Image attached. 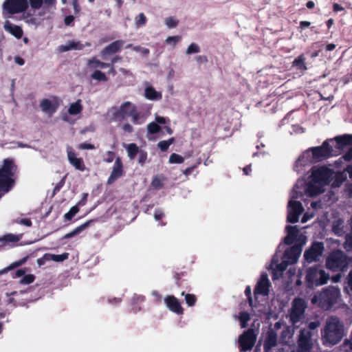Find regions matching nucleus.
<instances>
[{"label": "nucleus", "instance_id": "052dcab7", "mask_svg": "<svg viewBox=\"0 0 352 352\" xmlns=\"http://www.w3.org/2000/svg\"><path fill=\"white\" fill-rule=\"evenodd\" d=\"M147 159V153L145 151L141 150L139 153L138 162L140 164L143 165Z\"/></svg>", "mask_w": 352, "mask_h": 352}, {"label": "nucleus", "instance_id": "2eb2a0df", "mask_svg": "<svg viewBox=\"0 0 352 352\" xmlns=\"http://www.w3.org/2000/svg\"><path fill=\"white\" fill-rule=\"evenodd\" d=\"M125 41L122 39L116 40L105 46L100 53L102 59H107L108 56L117 54L122 49Z\"/></svg>", "mask_w": 352, "mask_h": 352}, {"label": "nucleus", "instance_id": "393cba45", "mask_svg": "<svg viewBox=\"0 0 352 352\" xmlns=\"http://www.w3.org/2000/svg\"><path fill=\"white\" fill-rule=\"evenodd\" d=\"M67 158L69 163L80 171H85L86 169L83 160L81 157H77L76 153L73 151H67Z\"/></svg>", "mask_w": 352, "mask_h": 352}, {"label": "nucleus", "instance_id": "338daca9", "mask_svg": "<svg viewBox=\"0 0 352 352\" xmlns=\"http://www.w3.org/2000/svg\"><path fill=\"white\" fill-rule=\"evenodd\" d=\"M289 263L286 260L283 261L280 263L276 265V269L282 273L287 269Z\"/></svg>", "mask_w": 352, "mask_h": 352}, {"label": "nucleus", "instance_id": "f3484780", "mask_svg": "<svg viewBox=\"0 0 352 352\" xmlns=\"http://www.w3.org/2000/svg\"><path fill=\"white\" fill-rule=\"evenodd\" d=\"M124 173L123 168V163L120 157L116 158L112 171L107 179V184H111L118 179L121 177Z\"/></svg>", "mask_w": 352, "mask_h": 352}, {"label": "nucleus", "instance_id": "69168bd1", "mask_svg": "<svg viewBox=\"0 0 352 352\" xmlns=\"http://www.w3.org/2000/svg\"><path fill=\"white\" fill-rule=\"evenodd\" d=\"M298 186L297 184H296L294 188H293V190H292V198L293 199H298L299 197H300L301 196H302V193L300 192H298Z\"/></svg>", "mask_w": 352, "mask_h": 352}, {"label": "nucleus", "instance_id": "1a4fd4ad", "mask_svg": "<svg viewBox=\"0 0 352 352\" xmlns=\"http://www.w3.org/2000/svg\"><path fill=\"white\" fill-rule=\"evenodd\" d=\"M256 340V336L254 329H248L247 331H244L239 338V344L241 351L243 352L250 351L253 348Z\"/></svg>", "mask_w": 352, "mask_h": 352}, {"label": "nucleus", "instance_id": "4be33fe9", "mask_svg": "<svg viewBox=\"0 0 352 352\" xmlns=\"http://www.w3.org/2000/svg\"><path fill=\"white\" fill-rule=\"evenodd\" d=\"M301 253V248L298 245H293L287 248L284 254L283 258L289 263V264L295 263L300 256Z\"/></svg>", "mask_w": 352, "mask_h": 352}, {"label": "nucleus", "instance_id": "a19ab883", "mask_svg": "<svg viewBox=\"0 0 352 352\" xmlns=\"http://www.w3.org/2000/svg\"><path fill=\"white\" fill-rule=\"evenodd\" d=\"M323 336L324 339V342L330 343V318H327L326 319Z\"/></svg>", "mask_w": 352, "mask_h": 352}, {"label": "nucleus", "instance_id": "a878e982", "mask_svg": "<svg viewBox=\"0 0 352 352\" xmlns=\"http://www.w3.org/2000/svg\"><path fill=\"white\" fill-rule=\"evenodd\" d=\"M4 29L18 39L23 36V32L22 28L19 25L12 24L10 21H6Z\"/></svg>", "mask_w": 352, "mask_h": 352}, {"label": "nucleus", "instance_id": "473e14b6", "mask_svg": "<svg viewBox=\"0 0 352 352\" xmlns=\"http://www.w3.org/2000/svg\"><path fill=\"white\" fill-rule=\"evenodd\" d=\"M89 223L90 221H87L85 223L78 226L73 231L64 235L62 239H67L75 236L78 234L80 233L82 230H84L89 225Z\"/></svg>", "mask_w": 352, "mask_h": 352}, {"label": "nucleus", "instance_id": "6e6552de", "mask_svg": "<svg viewBox=\"0 0 352 352\" xmlns=\"http://www.w3.org/2000/svg\"><path fill=\"white\" fill-rule=\"evenodd\" d=\"M324 249L323 243L318 241L313 242L311 245L304 253L305 260L309 263L319 261Z\"/></svg>", "mask_w": 352, "mask_h": 352}, {"label": "nucleus", "instance_id": "f03ea898", "mask_svg": "<svg viewBox=\"0 0 352 352\" xmlns=\"http://www.w3.org/2000/svg\"><path fill=\"white\" fill-rule=\"evenodd\" d=\"M17 166L11 158L3 160L0 167V192H8L14 185Z\"/></svg>", "mask_w": 352, "mask_h": 352}, {"label": "nucleus", "instance_id": "680f3d73", "mask_svg": "<svg viewBox=\"0 0 352 352\" xmlns=\"http://www.w3.org/2000/svg\"><path fill=\"white\" fill-rule=\"evenodd\" d=\"M180 39H181L180 36H168L166 39V42L167 43L173 44V45H175L180 41Z\"/></svg>", "mask_w": 352, "mask_h": 352}, {"label": "nucleus", "instance_id": "7ed1b4c3", "mask_svg": "<svg viewBox=\"0 0 352 352\" xmlns=\"http://www.w3.org/2000/svg\"><path fill=\"white\" fill-rule=\"evenodd\" d=\"M329 278V274H327L320 265L309 267L307 270L305 282L309 288L314 286H320L327 283Z\"/></svg>", "mask_w": 352, "mask_h": 352}, {"label": "nucleus", "instance_id": "c756f323", "mask_svg": "<svg viewBox=\"0 0 352 352\" xmlns=\"http://www.w3.org/2000/svg\"><path fill=\"white\" fill-rule=\"evenodd\" d=\"M146 300L144 296L135 294L131 299V305L133 307V309L136 312L140 311L141 307L140 306V304L143 303Z\"/></svg>", "mask_w": 352, "mask_h": 352}, {"label": "nucleus", "instance_id": "f704fd0d", "mask_svg": "<svg viewBox=\"0 0 352 352\" xmlns=\"http://www.w3.org/2000/svg\"><path fill=\"white\" fill-rule=\"evenodd\" d=\"M91 79L96 80L98 82H107L109 80L105 73L99 69L94 70L91 75Z\"/></svg>", "mask_w": 352, "mask_h": 352}, {"label": "nucleus", "instance_id": "7c9ffc66", "mask_svg": "<svg viewBox=\"0 0 352 352\" xmlns=\"http://www.w3.org/2000/svg\"><path fill=\"white\" fill-rule=\"evenodd\" d=\"M346 171H345V168L342 172H338L335 175V179L331 184V188L333 187L340 186L344 182H345L347 179Z\"/></svg>", "mask_w": 352, "mask_h": 352}, {"label": "nucleus", "instance_id": "603ef678", "mask_svg": "<svg viewBox=\"0 0 352 352\" xmlns=\"http://www.w3.org/2000/svg\"><path fill=\"white\" fill-rule=\"evenodd\" d=\"M201 160L199 159L195 164H194L192 166L188 167L183 171L184 175H185L186 176L190 175L193 172V170L201 164Z\"/></svg>", "mask_w": 352, "mask_h": 352}, {"label": "nucleus", "instance_id": "c9c22d12", "mask_svg": "<svg viewBox=\"0 0 352 352\" xmlns=\"http://www.w3.org/2000/svg\"><path fill=\"white\" fill-rule=\"evenodd\" d=\"M128 156L131 160L135 158L138 153H140L139 147L135 143H131L128 145L127 148Z\"/></svg>", "mask_w": 352, "mask_h": 352}, {"label": "nucleus", "instance_id": "39448f33", "mask_svg": "<svg viewBox=\"0 0 352 352\" xmlns=\"http://www.w3.org/2000/svg\"><path fill=\"white\" fill-rule=\"evenodd\" d=\"M3 11L11 16L25 12L28 8V0H6L3 3Z\"/></svg>", "mask_w": 352, "mask_h": 352}, {"label": "nucleus", "instance_id": "2f4dec72", "mask_svg": "<svg viewBox=\"0 0 352 352\" xmlns=\"http://www.w3.org/2000/svg\"><path fill=\"white\" fill-rule=\"evenodd\" d=\"M343 223L344 221L340 219L334 221L331 227V232L338 236L343 235L344 234Z\"/></svg>", "mask_w": 352, "mask_h": 352}, {"label": "nucleus", "instance_id": "13d9d810", "mask_svg": "<svg viewBox=\"0 0 352 352\" xmlns=\"http://www.w3.org/2000/svg\"><path fill=\"white\" fill-rule=\"evenodd\" d=\"M65 177H66V175L64 176L58 184H56V185L55 186V187L54 188V190H53L54 195H56V193H58L60 191V190L61 189V188L64 186V184L65 183Z\"/></svg>", "mask_w": 352, "mask_h": 352}, {"label": "nucleus", "instance_id": "0e129e2a", "mask_svg": "<svg viewBox=\"0 0 352 352\" xmlns=\"http://www.w3.org/2000/svg\"><path fill=\"white\" fill-rule=\"evenodd\" d=\"M49 253H45L42 257L37 259V264L38 266H42L45 264L46 262L50 261Z\"/></svg>", "mask_w": 352, "mask_h": 352}, {"label": "nucleus", "instance_id": "6ab92c4d", "mask_svg": "<svg viewBox=\"0 0 352 352\" xmlns=\"http://www.w3.org/2000/svg\"><path fill=\"white\" fill-rule=\"evenodd\" d=\"M305 309V302L303 299L295 298L293 302V307L290 318L293 322L298 321L300 316L304 313Z\"/></svg>", "mask_w": 352, "mask_h": 352}, {"label": "nucleus", "instance_id": "3c124183", "mask_svg": "<svg viewBox=\"0 0 352 352\" xmlns=\"http://www.w3.org/2000/svg\"><path fill=\"white\" fill-rule=\"evenodd\" d=\"M200 52V47L199 46L195 43H192L187 48L186 51V53L187 54H194V53H198Z\"/></svg>", "mask_w": 352, "mask_h": 352}, {"label": "nucleus", "instance_id": "5701e85b", "mask_svg": "<svg viewBox=\"0 0 352 352\" xmlns=\"http://www.w3.org/2000/svg\"><path fill=\"white\" fill-rule=\"evenodd\" d=\"M277 333L272 329L267 331L263 343L265 352H270L272 349L277 345Z\"/></svg>", "mask_w": 352, "mask_h": 352}, {"label": "nucleus", "instance_id": "864d4df0", "mask_svg": "<svg viewBox=\"0 0 352 352\" xmlns=\"http://www.w3.org/2000/svg\"><path fill=\"white\" fill-rule=\"evenodd\" d=\"M35 280V276L33 274L24 275L21 280V283L29 285L32 283Z\"/></svg>", "mask_w": 352, "mask_h": 352}, {"label": "nucleus", "instance_id": "b1692460", "mask_svg": "<svg viewBox=\"0 0 352 352\" xmlns=\"http://www.w3.org/2000/svg\"><path fill=\"white\" fill-rule=\"evenodd\" d=\"M324 185L314 182L311 179V181L306 184L305 188V194L311 197L317 196L324 192Z\"/></svg>", "mask_w": 352, "mask_h": 352}, {"label": "nucleus", "instance_id": "412c9836", "mask_svg": "<svg viewBox=\"0 0 352 352\" xmlns=\"http://www.w3.org/2000/svg\"><path fill=\"white\" fill-rule=\"evenodd\" d=\"M270 286V283L267 278V275L266 274H263L255 286L254 293L255 295H267L269 293Z\"/></svg>", "mask_w": 352, "mask_h": 352}, {"label": "nucleus", "instance_id": "e433bc0d", "mask_svg": "<svg viewBox=\"0 0 352 352\" xmlns=\"http://www.w3.org/2000/svg\"><path fill=\"white\" fill-rule=\"evenodd\" d=\"M48 256H50V261L55 262H63L69 258V253L65 252L62 254H53L49 253Z\"/></svg>", "mask_w": 352, "mask_h": 352}, {"label": "nucleus", "instance_id": "774afa93", "mask_svg": "<svg viewBox=\"0 0 352 352\" xmlns=\"http://www.w3.org/2000/svg\"><path fill=\"white\" fill-rule=\"evenodd\" d=\"M343 347L346 351H352V340L346 339L343 343Z\"/></svg>", "mask_w": 352, "mask_h": 352}, {"label": "nucleus", "instance_id": "72a5a7b5", "mask_svg": "<svg viewBox=\"0 0 352 352\" xmlns=\"http://www.w3.org/2000/svg\"><path fill=\"white\" fill-rule=\"evenodd\" d=\"M82 111V106L80 100H78L76 102L72 103L68 109V113L70 115H77Z\"/></svg>", "mask_w": 352, "mask_h": 352}, {"label": "nucleus", "instance_id": "a18cd8bd", "mask_svg": "<svg viewBox=\"0 0 352 352\" xmlns=\"http://www.w3.org/2000/svg\"><path fill=\"white\" fill-rule=\"evenodd\" d=\"M185 296L186 303L189 307L194 306L197 300V298L195 294H186L184 295Z\"/></svg>", "mask_w": 352, "mask_h": 352}, {"label": "nucleus", "instance_id": "f257e3e1", "mask_svg": "<svg viewBox=\"0 0 352 352\" xmlns=\"http://www.w3.org/2000/svg\"><path fill=\"white\" fill-rule=\"evenodd\" d=\"M330 157V139H326L318 146L310 147L299 156L294 166V170L298 173L303 168L316 164Z\"/></svg>", "mask_w": 352, "mask_h": 352}, {"label": "nucleus", "instance_id": "bb28decb", "mask_svg": "<svg viewBox=\"0 0 352 352\" xmlns=\"http://www.w3.org/2000/svg\"><path fill=\"white\" fill-rule=\"evenodd\" d=\"M305 60L306 58L303 54L299 55L292 62V67H295L296 69L300 72L307 70V67L306 65Z\"/></svg>", "mask_w": 352, "mask_h": 352}, {"label": "nucleus", "instance_id": "aec40b11", "mask_svg": "<svg viewBox=\"0 0 352 352\" xmlns=\"http://www.w3.org/2000/svg\"><path fill=\"white\" fill-rule=\"evenodd\" d=\"M174 278L176 280L177 285L184 289L181 292V295L184 296L186 292H190L191 289V287L190 285L189 278L188 276V274L186 272H182L180 273L176 272L174 275Z\"/></svg>", "mask_w": 352, "mask_h": 352}, {"label": "nucleus", "instance_id": "4d7b16f0", "mask_svg": "<svg viewBox=\"0 0 352 352\" xmlns=\"http://www.w3.org/2000/svg\"><path fill=\"white\" fill-rule=\"evenodd\" d=\"M30 6L32 9L38 10L43 6V0H28Z\"/></svg>", "mask_w": 352, "mask_h": 352}, {"label": "nucleus", "instance_id": "bf43d9fd", "mask_svg": "<svg viewBox=\"0 0 352 352\" xmlns=\"http://www.w3.org/2000/svg\"><path fill=\"white\" fill-rule=\"evenodd\" d=\"M16 223L25 226L27 227H31L32 226V222L30 219L28 218H23L20 219H16L15 221Z\"/></svg>", "mask_w": 352, "mask_h": 352}, {"label": "nucleus", "instance_id": "c85d7f7f", "mask_svg": "<svg viewBox=\"0 0 352 352\" xmlns=\"http://www.w3.org/2000/svg\"><path fill=\"white\" fill-rule=\"evenodd\" d=\"M144 96L148 100H157L162 98V94L153 87H147L144 90Z\"/></svg>", "mask_w": 352, "mask_h": 352}, {"label": "nucleus", "instance_id": "f8f14e48", "mask_svg": "<svg viewBox=\"0 0 352 352\" xmlns=\"http://www.w3.org/2000/svg\"><path fill=\"white\" fill-rule=\"evenodd\" d=\"M303 211L304 208L300 201L296 200L289 201L288 203L287 221L291 223H297L300 215Z\"/></svg>", "mask_w": 352, "mask_h": 352}, {"label": "nucleus", "instance_id": "5fc2aeb1", "mask_svg": "<svg viewBox=\"0 0 352 352\" xmlns=\"http://www.w3.org/2000/svg\"><path fill=\"white\" fill-rule=\"evenodd\" d=\"M71 50H81L84 48V45L80 41H69Z\"/></svg>", "mask_w": 352, "mask_h": 352}, {"label": "nucleus", "instance_id": "20e7f679", "mask_svg": "<svg viewBox=\"0 0 352 352\" xmlns=\"http://www.w3.org/2000/svg\"><path fill=\"white\" fill-rule=\"evenodd\" d=\"M331 142H334L333 146H331V157L344 154L352 146V134L337 135L331 138Z\"/></svg>", "mask_w": 352, "mask_h": 352}, {"label": "nucleus", "instance_id": "9d476101", "mask_svg": "<svg viewBox=\"0 0 352 352\" xmlns=\"http://www.w3.org/2000/svg\"><path fill=\"white\" fill-rule=\"evenodd\" d=\"M348 263L346 254L340 250L331 251V272H344Z\"/></svg>", "mask_w": 352, "mask_h": 352}, {"label": "nucleus", "instance_id": "58836bf2", "mask_svg": "<svg viewBox=\"0 0 352 352\" xmlns=\"http://www.w3.org/2000/svg\"><path fill=\"white\" fill-rule=\"evenodd\" d=\"M130 116L134 124H141L144 122V119H141L140 112L138 111L137 107L135 108Z\"/></svg>", "mask_w": 352, "mask_h": 352}, {"label": "nucleus", "instance_id": "4468645a", "mask_svg": "<svg viewBox=\"0 0 352 352\" xmlns=\"http://www.w3.org/2000/svg\"><path fill=\"white\" fill-rule=\"evenodd\" d=\"M343 336V324L336 316H331V346L338 344Z\"/></svg>", "mask_w": 352, "mask_h": 352}, {"label": "nucleus", "instance_id": "79ce46f5", "mask_svg": "<svg viewBox=\"0 0 352 352\" xmlns=\"http://www.w3.org/2000/svg\"><path fill=\"white\" fill-rule=\"evenodd\" d=\"M161 126L156 122H152L147 125V131L150 134H155L160 131Z\"/></svg>", "mask_w": 352, "mask_h": 352}, {"label": "nucleus", "instance_id": "8fccbe9b", "mask_svg": "<svg viewBox=\"0 0 352 352\" xmlns=\"http://www.w3.org/2000/svg\"><path fill=\"white\" fill-rule=\"evenodd\" d=\"M146 23V17L144 13L139 14L135 18V24L138 27L143 26Z\"/></svg>", "mask_w": 352, "mask_h": 352}, {"label": "nucleus", "instance_id": "09e8293b", "mask_svg": "<svg viewBox=\"0 0 352 352\" xmlns=\"http://www.w3.org/2000/svg\"><path fill=\"white\" fill-rule=\"evenodd\" d=\"M99 61L100 60L98 58L94 56L87 60V65L88 68L96 70L98 68Z\"/></svg>", "mask_w": 352, "mask_h": 352}, {"label": "nucleus", "instance_id": "9b49d317", "mask_svg": "<svg viewBox=\"0 0 352 352\" xmlns=\"http://www.w3.org/2000/svg\"><path fill=\"white\" fill-rule=\"evenodd\" d=\"M60 102L61 100L58 96H52L50 98L41 100L39 107L43 112L52 116L58 110Z\"/></svg>", "mask_w": 352, "mask_h": 352}, {"label": "nucleus", "instance_id": "dca6fc26", "mask_svg": "<svg viewBox=\"0 0 352 352\" xmlns=\"http://www.w3.org/2000/svg\"><path fill=\"white\" fill-rule=\"evenodd\" d=\"M135 107L136 106L131 102H124L120 105V108L113 113V118L118 121H122L126 117L131 115Z\"/></svg>", "mask_w": 352, "mask_h": 352}, {"label": "nucleus", "instance_id": "ea45409f", "mask_svg": "<svg viewBox=\"0 0 352 352\" xmlns=\"http://www.w3.org/2000/svg\"><path fill=\"white\" fill-rule=\"evenodd\" d=\"M250 314L246 311H241L239 314V320L241 322V328H245L248 325V322L250 320Z\"/></svg>", "mask_w": 352, "mask_h": 352}, {"label": "nucleus", "instance_id": "423d86ee", "mask_svg": "<svg viewBox=\"0 0 352 352\" xmlns=\"http://www.w3.org/2000/svg\"><path fill=\"white\" fill-rule=\"evenodd\" d=\"M311 179L322 185L330 184V168L328 166H314L311 168Z\"/></svg>", "mask_w": 352, "mask_h": 352}, {"label": "nucleus", "instance_id": "ddd939ff", "mask_svg": "<svg viewBox=\"0 0 352 352\" xmlns=\"http://www.w3.org/2000/svg\"><path fill=\"white\" fill-rule=\"evenodd\" d=\"M313 304H318V307L323 309L329 310L330 309V286L323 288L322 290L317 293L311 298Z\"/></svg>", "mask_w": 352, "mask_h": 352}, {"label": "nucleus", "instance_id": "de8ad7c7", "mask_svg": "<svg viewBox=\"0 0 352 352\" xmlns=\"http://www.w3.org/2000/svg\"><path fill=\"white\" fill-rule=\"evenodd\" d=\"M343 246L346 251L352 250V230L351 233L346 235Z\"/></svg>", "mask_w": 352, "mask_h": 352}, {"label": "nucleus", "instance_id": "4c0bfd02", "mask_svg": "<svg viewBox=\"0 0 352 352\" xmlns=\"http://www.w3.org/2000/svg\"><path fill=\"white\" fill-rule=\"evenodd\" d=\"M174 142V138H170L168 140H162L159 142L157 146L162 151L165 152L168 149L170 145L172 144Z\"/></svg>", "mask_w": 352, "mask_h": 352}, {"label": "nucleus", "instance_id": "0eeeda50", "mask_svg": "<svg viewBox=\"0 0 352 352\" xmlns=\"http://www.w3.org/2000/svg\"><path fill=\"white\" fill-rule=\"evenodd\" d=\"M312 333L306 329H300L297 340V352H311L314 342L311 339Z\"/></svg>", "mask_w": 352, "mask_h": 352}, {"label": "nucleus", "instance_id": "cd10ccee", "mask_svg": "<svg viewBox=\"0 0 352 352\" xmlns=\"http://www.w3.org/2000/svg\"><path fill=\"white\" fill-rule=\"evenodd\" d=\"M23 234H6L3 236L0 237V242H3V244L8 243H18L22 238Z\"/></svg>", "mask_w": 352, "mask_h": 352}, {"label": "nucleus", "instance_id": "a211bd4d", "mask_svg": "<svg viewBox=\"0 0 352 352\" xmlns=\"http://www.w3.org/2000/svg\"><path fill=\"white\" fill-rule=\"evenodd\" d=\"M164 300L166 306L170 311L177 315H182L184 314V309L181 302L175 296L168 295L164 298Z\"/></svg>", "mask_w": 352, "mask_h": 352}, {"label": "nucleus", "instance_id": "37998d69", "mask_svg": "<svg viewBox=\"0 0 352 352\" xmlns=\"http://www.w3.org/2000/svg\"><path fill=\"white\" fill-rule=\"evenodd\" d=\"M79 212L78 206H72L69 210L65 214L64 218L65 220L69 221Z\"/></svg>", "mask_w": 352, "mask_h": 352}, {"label": "nucleus", "instance_id": "e2e57ef3", "mask_svg": "<svg viewBox=\"0 0 352 352\" xmlns=\"http://www.w3.org/2000/svg\"><path fill=\"white\" fill-rule=\"evenodd\" d=\"M116 157V153L113 151H109L106 153V157L104 161L107 163H111L113 161Z\"/></svg>", "mask_w": 352, "mask_h": 352}, {"label": "nucleus", "instance_id": "c03bdc74", "mask_svg": "<svg viewBox=\"0 0 352 352\" xmlns=\"http://www.w3.org/2000/svg\"><path fill=\"white\" fill-rule=\"evenodd\" d=\"M287 234L289 236H292L293 238H297L298 234L299 232V230L298 229L296 226H287L286 228Z\"/></svg>", "mask_w": 352, "mask_h": 352}, {"label": "nucleus", "instance_id": "49530a36", "mask_svg": "<svg viewBox=\"0 0 352 352\" xmlns=\"http://www.w3.org/2000/svg\"><path fill=\"white\" fill-rule=\"evenodd\" d=\"M184 161V158L177 153H172L169 157V162L170 164H181Z\"/></svg>", "mask_w": 352, "mask_h": 352}, {"label": "nucleus", "instance_id": "6e6d98bb", "mask_svg": "<svg viewBox=\"0 0 352 352\" xmlns=\"http://www.w3.org/2000/svg\"><path fill=\"white\" fill-rule=\"evenodd\" d=\"M179 21L176 19H175L173 17H167L165 19V24L169 28H175Z\"/></svg>", "mask_w": 352, "mask_h": 352}]
</instances>
